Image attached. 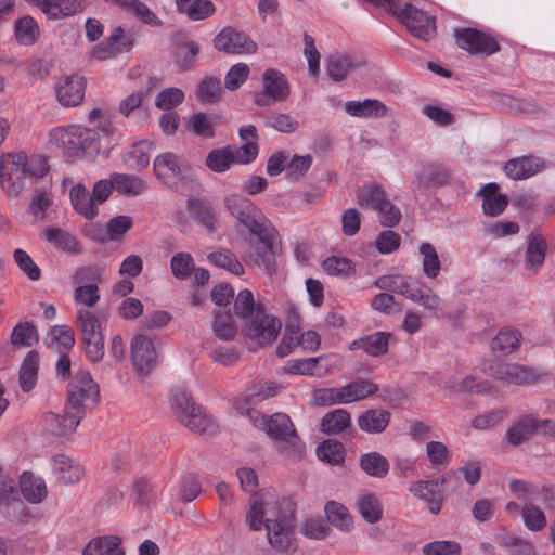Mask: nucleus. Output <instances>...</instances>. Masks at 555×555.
I'll return each mask as SVG.
<instances>
[{
  "instance_id": "obj_1",
  "label": "nucleus",
  "mask_w": 555,
  "mask_h": 555,
  "mask_svg": "<svg viewBox=\"0 0 555 555\" xmlns=\"http://www.w3.org/2000/svg\"><path fill=\"white\" fill-rule=\"evenodd\" d=\"M47 160L39 155L9 153L1 158L3 188L10 197H16L25 186L26 178L43 177L48 172Z\"/></svg>"
},
{
  "instance_id": "obj_2",
  "label": "nucleus",
  "mask_w": 555,
  "mask_h": 555,
  "mask_svg": "<svg viewBox=\"0 0 555 555\" xmlns=\"http://www.w3.org/2000/svg\"><path fill=\"white\" fill-rule=\"evenodd\" d=\"M249 416L254 421L255 426L263 429L279 444L282 452L288 455L301 456L304 443L287 414L275 413L267 417L255 411L249 412Z\"/></svg>"
},
{
  "instance_id": "obj_3",
  "label": "nucleus",
  "mask_w": 555,
  "mask_h": 555,
  "mask_svg": "<svg viewBox=\"0 0 555 555\" xmlns=\"http://www.w3.org/2000/svg\"><path fill=\"white\" fill-rule=\"evenodd\" d=\"M374 285L380 289L403 295L433 312H436L440 307L441 300L439 296L431 288L412 276L401 274L382 275L375 280Z\"/></svg>"
},
{
  "instance_id": "obj_4",
  "label": "nucleus",
  "mask_w": 555,
  "mask_h": 555,
  "mask_svg": "<svg viewBox=\"0 0 555 555\" xmlns=\"http://www.w3.org/2000/svg\"><path fill=\"white\" fill-rule=\"evenodd\" d=\"M100 399V390L89 372L79 371L75 374L67 386V401L65 405L68 411H75L81 418L87 411L92 410Z\"/></svg>"
},
{
  "instance_id": "obj_5",
  "label": "nucleus",
  "mask_w": 555,
  "mask_h": 555,
  "mask_svg": "<svg viewBox=\"0 0 555 555\" xmlns=\"http://www.w3.org/2000/svg\"><path fill=\"white\" fill-rule=\"evenodd\" d=\"M392 4L391 14L403 24L414 37L427 41L436 34L435 18L417 9L411 0H398Z\"/></svg>"
},
{
  "instance_id": "obj_6",
  "label": "nucleus",
  "mask_w": 555,
  "mask_h": 555,
  "mask_svg": "<svg viewBox=\"0 0 555 555\" xmlns=\"http://www.w3.org/2000/svg\"><path fill=\"white\" fill-rule=\"evenodd\" d=\"M76 325L81 333L86 356L92 362L104 356V337L99 318L90 310L81 308L76 313Z\"/></svg>"
},
{
  "instance_id": "obj_7",
  "label": "nucleus",
  "mask_w": 555,
  "mask_h": 555,
  "mask_svg": "<svg viewBox=\"0 0 555 555\" xmlns=\"http://www.w3.org/2000/svg\"><path fill=\"white\" fill-rule=\"evenodd\" d=\"M253 234L259 238L261 246L256 247L255 251L248 255V259L271 275L276 271V257L282 250L279 232L270 222Z\"/></svg>"
},
{
  "instance_id": "obj_8",
  "label": "nucleus",
  "mask_w": 555,
  "mask_h": 555,
  "mask_svg": "<svg viewBox=\"0 0 555 555\" xmlns=\"http://www.w3.org/2000/svg\"><path fill=\"white\" fill-rule=\"evenodd\" d=\"M224 205L229 212L251 233L270 223L251 201L242 195L232 194L227 196Z\"/></svg>"
},
{
  "instance_id": "obj_9",
  "label": "nucleus",
  "mask_w": 555,
  "mask_h": 555,
  "mask_svg": "<svg viewBox=\"0 0 555 555\" xmlns=\"http://www.w3.org/2000/svg\"><path fill=\"white\" fill-rule=\"evenodd\" d=\"M281 321L268 314L262 306H258L256 314L246 327V335L264 346L274 341L281 331Z\"/></svg>"
},
{
  "instance_id": "obj_10",
  "label": "nucleus",
  "mask_w": 555,
  "mask_h": 555,
  "mask_svg": "<svg viewBox=\"0 0 555 555\" xmlns=\"http://www.w3.org/2000/svg\"><path fill=\"white\" fill-rule=\"evenodd\" d=\"M454 36L456 44L470 54L491 55L500 50L493 37L474 28L456 29Z\"/></svg>"
},
{
  "instance_id": "obj_11",
  "label": "nucleus",
  "mask_w": 555,
  "mask_h": 555,
  "mask_svg": "<svg viewBox=\"0 0 555 555\" xmlns=\"http://www.w3.org/2000/svg\"><path fill=\"white\" fill-rule=\"evenodd\" d=\"M131 359L138 373L146 376L156 364V350L154 345L145 335L138 334L131 340Z\"/></svg>"
},
{
  "instance_id": "obj_12",
  "label": "nucleus",
  "mask_w": 555,
  "mask_h": 555,
  "mask_svg": "<svg viewBox=\"0 0 555 555\" xmlns=\"http://www.w3.org/2000/svg\"><path fill=\"white\" fill-rule=\"evenodd\" d=\"M214 47L227 53L245 54L256 52L257 46L244 33L231 27L223 28L214 39Z\"/></svg>"
},
{
  "instance_id": "obj_13",
  "label": "nucleus",
  "mask_w": 555,
  "mask_h": 555,
  "mask_svg": "<svg viewBox=\"0 0 555 555\" xmlns=\"http://www.w3.org/2000/svg\"><path fill=\"white\" fill-rule=\"evenodd\" d=\"M365 65L366 60L360 54L334 53L326 60V73L334 81H341Z\"/></svg>"
},
{
  "instance_id": "obj_14",
  "label": "nucleus",
  "mask_w": 555,
  "mask_h": 555,
  "mask_svg": "<svg viewBox=\"0 0 555 555\" xmlns=\"http://www.w3.org/2000/svg\"><path fill=\"white\" fill-rule=\"evenodd\" d=\"M491 374L498 380L515 385L532 384L539 378L534 369L518 363H499L491 367Z\"/></svg>"
},
{
  "instance_id": "obj_15",
  "label": "nucleus",
  "mask_w": 555,
  "mask_h": 555,
  "mask_svg": "<svg viewBox=\"0 0 555 555\" xmlns=\"http://www.w3.org/2000/svg\"><path fill=\"white\" fill-rule=\"evenodd\" d=\"M86 81L78 75L63 76L55 85V94L63 106H77L85 96Z\"/></svg>"
},
{
  "instance_id": "obj_16",
  "label": "nucleus",
  "mask_w": 555,
  "mask_h": 555,
  "mask_svg": "<svg viewBox=\"0 0 555 555\" xmlns=\"http://www.w3.org/2000/svg\"><path fill=\"white\" fill-rule=\"evenodd\" d=\"M543 420H539L532 414H524L513 422L505 433L506 441L512 446H519L527 441L532 434L543 429Z\"/></svg>"
},
{
  "instance_id": "obj_17",
  "label": "nucleus",
  "mask_w": 555,
  "mask_h": 555,
  "mask_svg": "<svg viewBox=\"0 0 555 555\" xmlns=\"http://www.w3.org/2000/svg\"><path fill=\"white\" fill-rule=\"evenodd\" d=\"M131 46V37L125 35V30L121 26H117L106 38L104 43L93 48L92 55L98 60H106L116 54L129 51Z\"/></svg>"
},
{
  "instance_id": "obj_18",
  "label": "nucleus",
  "mask_w": 555,
  "mask_h": 555,
  "mask_svg": "<svg viewBox=\"0 0 555 555\" xmlns=\"http://www.w3.org/2000/svg\"><path fill=\"white\" fill-rule=\"evenodd\" d=\"M81 417L75 411H68L65 405L63 414L48 412L43 417L44 428L55 436H63L73 433L78 424L81 422Z\"/></svg>"
},
{
  "instance_id": "obj_19",
  "label": "nucleus",
  "mask_w": 555,
  "mask_h": 555,
  "mask_svg": "<svg viewBox=\"0 0 555 555\" xmlns=\"http://www.w3.org/2000/svg\"><path fill=\"white\" fill-rule=\"evenodd\" d=\"M451 172L442 164L433 163L423 166L415 175L413 184L417 189L442 186L450 182Z\"/></svg>"
},
{
  "instance_id": "obj_20",
  "label": "nucleus",
  "mask_w": 555,
  "mask_h": 555,
  "mask_svg": "<svg viewBox=\"0 0 555 555\" xmlns=\"http://www.w3.org/2000/svg\"><path fill=\"white\" fill-rule=\"evenodd\" d=\"M543 165L544 162L539 157L521 156L507 160L504 172L511 179L522 180L539 172Z\"/></svg>"
},
{
  "instance_id": "obj_21",
  "label": "nucleus",
  "mask_w": 555,
  "mask_h": 555,
  "mask_svg": "<svg viewBox=\"0 0 555 555\" xmlns=\"http://www.w3.org/2000/svg\"><path fill=\"white\" fill-rule=\"evenodd\" d=\"M42 237L59 251L68 255H79L81 253L77 238L61 228H44Z\"/></svg>"
},
{
  "instance_id": "obj_22",
  "label": "nucleus",
  "mask_w": 555,
  "mask_h": 555,
  "mask_svg": "<svg viewBox=\"0 0 555 555\" xmlns=\"http://www.w3.org/2000/svg\"><path fill=\"white\" fill-rule=\"evenodd\" d=\"M70 143L67 154L77 155L79 152H92L99 150V134L94 129L72 126Z\"/></svg>"
},
{
  "instance_id": "obj_23",
  "label": "nucleus",
  "mask_w": 555,
  "mask_h": 555,
  "mask_svg": "<svg viewBox=\"0 0 555 555\" xmlns=\"http://www.w3.org/2000/svg\"><path fill=\"white\" fill-rule=\"evenodd\" d=\"M347 114L358 118H382L388 114V107L376 99L348 101L345 103Z\"/></svg>"
},
{
  "instance_id": "obj_24",
  "label": "nucleus",
  "mask_w": 555,
  "mask_h": 555,
  "mask_svg": "<svg viewBox=\"0 0 555 555\" xmlns=\"http://www.w3.org/2000/svg\"><path fill=\"white\" fill-rule=\"evenodd\" d=\"M269 543L278 551L287 552L292 546L293 530L291 525L283 520H266Z\"/></svg>"
},
{
  "instance_id": "obj_25",
  "label": "nucleus",
  "mask_w": 555,
  "mask_h": 555,
  "mask_svg": "<svg viewBox=\"0 0 555 555\" xmlns=\"http://www.w3.org/2000/svg\"><path fill=\"white\" fill-rule=\"evenodd\" d=\"M546 241L540 233H531L525 254V267L532 273H538L542 268L546 255Z\"/></svg>"
},
{
  "instance_id": "obj_26",
  "label": "nucleus",
  "mask_w": 555,
  "mask_h": 555,
  "mask_svg": "<svg viewBox=\"0 0 555 555\" xmlns=\"http://www.w3.org/2000/svg\"><path fill=\"white\" fill-rule=\"evenodd\" d=\"M390 334L386 332H376L351 341L349 350H363L372 357H378L388 351Z\"/></svg>"
},
{
  "instance_id": "obj_27",
  "label": "nucleus",
  "mask_w": 555,
  "mask_h": 555,
  "mask_svg": "<svg viewBox=\"0 0 555 555\" xmlns=\"http://www.w3.org/2000/svg\"><path fill=\"white\" fill-rule=\"evenodd\" d=\"M409 491L413 496L427 503L431 514L437 515L442 507L443 494L441 489H434L428 481L417 480L409 485Z\"/></svg>"
},
{
  "instance_id": "obj_28",
  "label": "nucleus",
  "mask_w": 555,
  "mask_h": 555,
  "mask_svg": "<svg viewBox=\"0 0 555 555\" xmlns=\"http://www.w3.org/2000/svg\"><path fill=\"white\" fill-rule=\"evenodd\" d=\"M262 85L266 93H269L273 102H281L289 94V86L285 76L273 68L263 73Z\"/></svg>"
},
{
  "instance_id": "obj_29",
  "label": "nucleus",
  "mask_w": 555,
  "mask_h": 555,
  "mask_svg": "<svg viewBox=\"0 0 555 555\" xmlns=\"http://www.w3.org/2000/svg\"><path fill=\"white\" fill-rule=\"evenodd\" d=\"M359 428L367 434H380L390 423V413L383 409H370L358 417Z\"/></svg>"
},
{
  "instance_id": "obj_30",
  "label": "nucleus",
  "mask_w": 555,
  "mask_h": 555,
  "mask_svg": "<svg viewBox=\"0 0 555 555\" xmlns=\"http://www.w3.org/2000/svg\"><path fill=\"white\" fill-rule=\"evenodd\" d=\"M186 208L195 221L207 232L212 233L216 230V215L212 206L198 198H189Z\"/></svg>"
},
{
  "instance_id": "obj_31",
  "label": "nucleus",
  "mask_w": 555,
  "mask_h": 555,
  "mask_svg": "<svg viewBox=\"0 0 555 555\" xmlns=\"http://www.w3.org/2000/svg\"><path fill=\"white\" fill-rule=\"evenodd\" d=\"M20 488L24 499L33 504L42 502L47 496L44 480L29 472H24L21 476Z\"/></svg>"
},
{
  "instance_id": "obj_32",
  "label": "nucleus",
  "mask_w": 555,
  "mask_h": 555,
  "mask_svg": "<svg viewBox=\"0 0 555 555\" xmlns=\"http://www.w3.org/2000/svg\"><path fill=\"white\" fill-rule=\"evenodd\" d=\"M498 190L499 185L495 182L486 184L481 190L482 209L487 216L494 217L502 214L508 204L506 195L498 193Z\"/></svg>"
},
{
  "instance_id": "obj_33",
  "label": "nucleus",
  "mask_w": 555,
  "mask_h": 555,
  "mask_svg": "<svg viewBox=\"0 0 555 555\" xmlns=\"http://www.w3.org/2000/svg\"><path fill=\"white\" fill-rule=\"evenodd\" d=\"M183 167L182 158L170 152L158 155L154 160L155 175L163 180L180 176Z\"/></svg>"
},
{
  "instance_id": "obj_34",
  "label": "nucleus",
  "mask_w": 555,
  "mask_h": 555,
  "mask_svg": "<svg viewBox=\"0 0 555 555\" xmlns=\"http://www.w3.org/2000/svg\"><path fill=\"white\" fill-rule=\"evenodd\" d=\"M69 197L74 209L85 218L93 219L98 215L94 198L82 184L74 185Z\"/></svg>"
},
{
  "instance_id": "obj_35",
  "label": "nucleus",
  "mask_w": 555,
  "mask_h": 555,
  "mask_svg": "<svg viewBox=\"0 0 555 555\" xmlns=\"http://www.w3.org/2000/svg\"><path fill=\"white\" fill-rule=\"evenodd\" d=\"M177 10L192 21H202L214 14L216 8L210 0H176Z\"/></svg>"
},
{
  "instance_id": "obj_36",
  "label": "nucleus",
  "mask_w": 555,
  "mask_h": 555,
  "mask_svg": "<svg viewBox=\"0 0 555 555\" xmlns=\"http://www.w3.org/2000/svg\"><path fill=\"white\" fill-rule=\"evenodd\" d=\"M357 509L362 518L369 524H375L383 516V507L374 493L362 492L356 502Z\"/></svg>"
},
{
  "instance_id": "obj_37",
  "label": "nucleus",
  "mask_w": 555,
  "mask_h": 555,
  "mask_svg": "<svg viewBox=\"0 0 555 555\" xmlns=\"http://www.w3.org/2000/svg\"><path fill=\"white\" fill-rule=\"evenodd\" d=\"M185 427L192 431L199 434H212L216 430V425L203 412L201 406L195 405L185 414H181L179 420Z\"/></svg>"
},
{
  "instance_id": "obj_38",
  "label": "nucleus",
  "mask_w": 555,
  "mask_h": 555,
  "mask_svg": "<svg viewBox=\"0 0 555 555\" xmlns=\"http://www.w3.org/2000/svg\"><path fill=\"white\" fill-rule=\"evenodd\" d=\"M326 518L331 525L340 531L349 532L353 528V518L348 508L341 503L330 501L324 507Z\"/></svg>"
},
{
  "instance_id": "obj_39",
  "label": "nucleus",
  "mask_w": 555,
  "mask_h": 555,
  "mask_svg": "<svg viewBox=\"0 0 555 555\" xmlns=\"http://www.w3.org/2000/svg\"><path fill=\"white\" fill-rule=\"evenodd\" d=\"M53 467L59 475V478L65 483L77 482L83 475V468L81 465L63 454L54 457Z\"/></svg>"
},
{
  "instance_id": "obj_40",
  "label": "nucleus",
  "mask_w": 555,
  "mask_h": 555,
  "mask_svg": "<svg viewBox=\"0 0 555 555\" xmlns=\"http://www.w3.org/2000/svg\"><path fill=\"white\" fill-rule=\"evenodd\" d=\"M39 357L36 351H29L20 367V386L24 391H30L37 382Z\"/></svg>"
},
{
  "instance_id": "obj_41",
  "label": "nucleus",
  "mask_w": 555,
  "mask_h": 555,
  "mask_svg": "<svg viewBox=\"0 0 555 555\" xmlns=\"http://www.w3.org/2000/svg\"><path fill=\"white\" fill-rule=\"evenodd\" d=\"M350 425V413L345 409H336L322 417L320 429L327 435H335L344 431Z\"/></svg>"
},
{
  "instance_id": "obj_42",
  "label": "nucleus",
  "mask_w": 555,
  "mask_h": 555,
  "mask_svg": "<svg viewBox=\"0 0 555 555\" xmlns=\"http://www.w3.org/2000/svg\"><path fill=\"white\" fill-rule=\"evenodd\" d=\"M112 178L116 191L120 194L127 196H138L144 193L146 190L145 181L137 176L114 172L112 173Z\"/></svg>"
},
{
  "instance_id": "obj_43",
  "label": "nucleus",
  "mask_w": 555,
  "mask_h": 555,
  "mask_svg": "<svg viewBox=\"0 0 555 555\" xmlns=\"http://www.w3.org/2000/svg\"><path fill=\"white\" fill-rule=\"evenodd\" d=\"M361 469L371 477L384 478L389 472L388 460L378 452H369L360 456Z\"/></svg>"
},
{
  "instance_id": "obj_44",
  "label": "nucleus",
  "mask_w": 555,
  "mask_h": 555,
  "mask_svg": "<svg viewBox=\"0 0 555 555\" xmlns=\"http://www.w3.org/2000/svg\"><path fill=\"white\" fill-rule=\"evenodd\" d=\"M48 345L59 353H66L75 344L73 330L68 325H55L48 335Z\"/></svg>"
},
{
  "instance_id": "obj_45",
  "label": "nucleus",
  "mask_w": 555,
  "mask_h": 555,
  "mask_svg": "<svg viewBox=\"0 0 555 555\" xmlns=\"http://www.w3.org/2000/svg\"><path fill=\"white\" fill-rule=\"evenodd\" d=\"M521 334L517 330L503 328L501 330L491 341L493 351H500L503 354H508L515 351L520 345Z\"/></svg>"
},
{
  "instance_id": "obj_46",
  "label": "nucleus",
  "mask_w": 555,
  "mask_h": 555,
  "mask_svg": "<svg viewBox=\"0 0 555 555\" xmlns=\"http://www.w3.org/2000/svg\"><path fill=\"white\" fill-rule=\"evenodd\" d=\"M153 143L144 140L132 145V149L124 156V162L132 169L146 168L150 164L149 152L152 150Z\"/></svg>"
},
{
  "instance_id": "obj_47",
  "label": "nucleus",
  "mask_w": 555,
  "mask_h": 555,
  "mask_svg": "<svg viewBox=\"0 0 555 555\" xmlns=\"http://www.w3.org/2000/svg\"><path fill=\"white\" fill-rule=\"evenodd\" d=\"M356 197L360 207L374 210L387 198L385 191L377 184L364 185L358 189Z\"/></svg>"
},
{
  "instance_id": "obj_48",
  "label": "nucleus",
  "mask_w": 555,
  "mask_h": 555,
  "mask_svg": "<svg viewBox=\"0 0 555 555\" xmlns=\"http://www.w3.org/2000/svg\"><path fill=\"white\" fill-rule=\"evenodd\" d=\"M205 164L214 172L227 171L234 164L232 145L211 150L206 156Z\"/></svg>"
},
{
  "instance_id": "obj_49",
  "label": "nucleus",
  "mask_w": 555,
  "mask_h": 555,
  "mask_svg": "<svg viewBox=\"0 0 555 555\" xmlns=\"http://www.w3.org/2000/svg\"><path fill=\"white\" fill-rule=\"evenodd\" d=\"M317 455L323 462L338 465L345 460L344 446L337 440L328 439L318 446Z\"/></svg>"
},
{
  "instance_id": "obj_50",
  "label": "nucleus",
  "mask_w": 555,
  "mask_h": 555,
  "mask_svg": "<svg viewBox=\"0 0 555 555\" xmlns=\"http://www.w3.org/2000/svg\"><path fill=\"white\" fill-rule=\"evenodd\" d=\"M39 35V29L36 21L26 15L15 23V37L16 40L25 46L35 43Z\"/></svg>"
},
{
  "instance_id": "obj_51",
  "label": "nucleus",
  "mask_w": 555,
  "mask_h": 555,
  "mask_svg": "<svg viewBox=\"0 0 555 555\" xmlns=\"http://www.w3.org/2000/svg\"><path fill=\"white\" fill-rule=\"evenodd\" d=\"M348 403L361 401L378 391V386L373 382L357 378L346 385Z\"/></svg>"
},
{
  "instance_id": "obj_52",
  "label": "nucleus",
  "mask_w": 555,
  "mask_h": 555,
  "mask_svg": "<svg viewBox=\"0 0 555 555\" xmlns=\"http://www.w3.org/2000/svg\"><path fill=\"white\" fill-rule=\"evenodd\" d=\"M208 260L218 268L224 269L235 275L244 273V267L230 251L217 250L208 255Z\"/></svg>"
},
{
  "instance_id": "obj_53",
  "label": "nucleus",
  "mask_w": 555,
  "mask_h": 555,
  "mask_svg": "<svg viewBox=\"0 0 555 555\" xmlns=\"http://www.w3.org/2000/svg\"><path fill=\"white\" fill-rule=\"evenodd\" d=\"M260 304H256L253 293L245 288L238 292L234 300V313L241 319H253Z\"/></svg>"
},
{
  "instance_id": "obj_54",
  "label": "nucleus",
  "mask_w": 555,
  "mask_h": 555,
  "mask_svg": "<svg viewBox=\"0 0 555 555\" xmlns=\"http://www.w3.org/2000/svg\"><path fill=\"white\" fill-rule=\"evenodd\" d=\"M420 253L423 256V272L427 278L435 279L440 272V260L436 248L430 243H423L420 246Z\"/></svg>"
},
{
  "instance_id": "obj_55",
  "label": "nucleus",
  "mask_w": 555,
  "mask_h": 555,
  "mask_svg": "<svg viewBox=\"0 0 555 555\" xmlns=\"http://www.w3.org/2000/svg\"><path fill=\"white\" fill-rule=\"evenodd\" d=\"M521 516L526 528L531 531H540L546 526L544 512L532 503L524 505Z\"/></svg>"
},
{
  "instance_id": "obj_56",
  "label": "nucleus",
  "mask_w": 555,
  "mask_h": 555,
  "mask_svg": "<svg viewBox=\"0 0 555 555\" xmlns=\"http://www.w3.org/2000/svg\"><path fill=\"white\" fill-rule=\"evenodd\" d=\"M170 268L176 279L184 281L191 276L194 269L193 257L189 253H177L171 258Z\"/></svg>"
},
{
  "instance_id": "obj_57",
  "label": "nucleus",
  "mask_w": 555,
  "mask_h": 555,
  "mask_svg": "<svg viewBox=\"0 0 555 555\" xmlns=\"http://www.w3.org/2000/svg\"><path fill=\"white\" fill-rule=\"evenodd\" d=\"M199 53V46L194 41H188L177 47L175 51V63L181 69L192 67L195 56Z\"/></svg>"
},
{
  "instance_id": "obj_58",
  "label": "nucleus",
  "mask_w": 555,
  "mask_h": 555,
  "mask_svg": "<svg viewBox=\"0 0 555 555\" xmlns=\"http://www.w3.org/2000/svg\"><path fill=\"white\" fill-rule=\"evenodd\" d=\"M36 327L29 323H18L14 326L11 334V344L14 346L30 347L34 340H37Z\"/></svg>"
},
{
  "instance_id": "obj_59",
  "label": "nucleus",
  "mask_w": 555,
  "mask_h": 555,
  "mask_svg": "<svg viewBox=\"0 0 555 555\" xmlns=\"http://www.w3.org/2000/svg\"><path fill=\"white\" fill-rule=\"evenodd\" d=\"M215 335L222 340H231L236 335L232 315L229 312H218L212 325Z\"/></svg>"
},
{
  "instance_id": "obj_60",
  "label": "nucleus",
  "mask_w": 555,
  "mask_h": 555,
  "mask_svg": "<svg viewBox=\"0 0 555 555\" xmlns=\"http://www.w3.org/2000/svg\"><path fill=\"white\" fill-rule=\"evenodd\" d=\"M426 455L430 464L437 469L444 468L450 460L447 446L440 441H429L426 444Z\"/></svg>"
},
{
  "instance_id": "obj_61",
  "label": "nucleus",
  "mask_w": 555,
  "mask_h": 555,
  "mask_svg": "<svg viewBox=\"0 0 555 555\" xmlns=\"http://www.w3.org/2000/svg\"><path fill=\"white\" fill-rule=\"evenodd\" d=\"M266 126L279 132L292 133L298 129V121L289 114L272 113L266 119Z\"/></svg>"
},
{
  "instance_id": "obj_62",
  "label": "nucleus",
  "mask_w": 555,
  "mask_h": 555,
  "mask_svg": "<svg viewBox=\"0 0 555 555\" xmlns=\"http://www.w3.org/2000/svg\"><path fill=\"white\" fill-rule=\"evenodd\" d=\"M120 538L116 535H105L92 539L82 550V555H105L109 546H119Z\"/></svg>"
},
{
  "instance_id": "obj_63",
  "label": "nucleus",
  "mask_w": 555,
  "mask_h": 555,
  "mask_svg": "<svg viewBox=\"0 0 555 555\" xmlns=\"http://www.w3.org/2000/svg\"><path fill=\"white\" fill-rule=\"evenodd\" d=\"M461 551L460 543L450 540L433 541L422 548L424 555H460Z\"/></svg>"
},
{
  "instance_id": "obj_64",
  "label": "nucleus",
  "mask_w": 555,
  "mask_h": 555,
  "mask_svg": "<svg viewBox=\"0 0 555 555\" xmlns=\"http://www.w3.org/2000/svg\"><path fill=\"white\" fill-rule=\"evenodd\" d=\"M81 8V0H54L48 8L46 14L50 18H60L76 13Z\"/></svg>"
}]
</instances>
